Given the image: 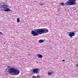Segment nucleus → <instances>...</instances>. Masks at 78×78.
Instances as JSON below:
<instances>
[{"label": "nucleus", "instance_id": "obj_8", "mask_svg": "<svg viewBox=\"0 0 78 78\" xmlns=\"http://www.w3.org/2000/svg\"><path fill=\"white\" fill-rule=\"evenodd\" d=\"M37 56L38 58H42L43 57L42 55L41 54H37Z\"/></svg>", "mask_w": 78, "mask_h": 78}, {"label": "nucleus", "instance_id": "obj_12", "mask_svg": "<svg viewBox=\"0 0 78 78\" xmlns=\"http://www.w3.org/2000/svg\"><path fill=\"white\" fill-rule=\"evenodd\" d=\"M32 78H36V76H32Z\"/></svg>", "mask_w": 78, "mask_h": 78}, {"label": "nucleus", "instance_id": "obj_16", "mask_svg": "<svg viewBox=\"0 0 78 78\" xmlns=\"http://www.w3.org/2000/svg\"><path fill=\"white\" fill-rule=\"evenodd\" d=\"M62 61L64 62V61H65V60H64V59L62 60Z\"/></svg>", "mask_w": 78, "mask_h": 78}, {"label": "nucleus", "instance_id": "obj_13", "mask_svg": "<svg viewBox=\"0 0 78 78\" xmlns=\"http://www.w3.org/2000/svg\"><path fill=\"white\" fill-rule=\"evenodd\" d=\"M76 67H78V63H77V64H76Z\"/></svg>", "mask_w": 78, "mask_h": 78}, {"label": "nucleus", "instance_id": "obj_11", "mask_svg": "<svg viewBox=\"0 0 78 78\" xmlns=\"http://www.w3.org/2000/svg\"><path fill=\"white\" fill-rule=\"evenodd\" d=\"M38 4L41 5V6H42V5H45V4H41V3H39Z\"/></svg>", "mask_w": 78, "mask_h": 78}, {"label": "nucleus", "instance_id": "obj_20", "mask_svg": "<svg viewBox=\"0 0 78 78\" xmlns=\"http://www.w3.org/2000/svg\"><path fill=\"white\" fill-rule=\"evenodd\" d=\"M14 75H16V74H15Z\"/></svg>", "mask_w": 78, "mask_h": 78}, {"label": "nucleus", "instance_id": "obj_18", "mask_svg": "<svg viewBox=\"0 0 78 78\" xmlns=\"http://www.w3.org/2000/svg\"><path fill=\"white\" fill-rule=\"evenodd\" d=\"M10 67H11V66H9V68H10Z\"/></svg>", "mask_w": 78, "mask_h": 78}, {"label": "nucleus", "instance_id": "obj_2", "mask_svg": "<svg viewBox=\"0 0 78 78\" xmlns=\"http://www.w3.org/2000/svg\"><path fill=\"white\" fill-rule=\"evenodd\" d=\"M76 0H69L67 1L64 4V2L61 3V5H70V6H72L73 5H76V3L75 2Z\"/></svg>", "mask_w": 78, "mask_h": 78}, {"label": "nucleus", "instance_id": "obj_7", "mask_svg": "<svg viewBox=\"0 0 78 78\" xmlns=\"http://www.w3.org/2000/svg\"><path fill=\"white\" fill-rule=\"evenodd\" d=\"M51 71V72H48V75H52V73H55L54 72L52 71Z\"/></svg>", "mask_w": 78, "mask_h": 78}, {"label": "nucleus", "instance_id": "obj_1", "mask_svg": "<svg viewBox=\"0 0 78 78\" xmlns=\"http://www.w3.org/2000/svg\"><path fill=\"white\" fill-rule=\"evenodd\" d=\"M35 31H31V34L33 35V36H36L39 34H42L48 32V30L46 28L38 29H36Z\"/></svg>", "mask_w": 78, "mask_h": 78}, {"label": "nucleus", "instance_id": "obj_4", "mask_svg": "<svg viewBox=\"0 0 78 78\" xmlns=\"http://www.w3.org/2000/svg\"><path fill=\"white\" fill-rule=\"evenodd\" d=\"M2 8H4L5 9V11H10L11 9L8 8V5L5 4H3L2 5H1L0 6V9H2Z\"/></svg>", "mask_w": 78, "mask_h": 78}, {"label": "nucleus", "instance_id": "obj_6", "mask_svg": "<svg viewBox=\"0 0 78 78\" xmlns=\"http://www.w3.org/2000/svg\"><path fill=\"white\" fill-rule=\"evenodd\" d=\"M38 69H33V73H38Z\"/></svg>", "mask_w": 78, "mask_h": 78}, {"label": "nucleus", "instance_id": "obj_19", "mask_svg": "<svg viewBox=\"0 0 78 78\" xmlns=\"http://www.w3.org/2000/svg\"><path fill=\"white\" fill-rule=\"evenodd\" d=\"M8 70V69H6V70Z\"/></svg>", "mask_w": 78, "mask_h": 78}, {"label": "nucleus", "instance_id": "obj_17", "mask_svg": "<svg viewBox=\"0 0 78 78\" xmlns=\"http://www.w3.org/2000/svg\"><path fill=\"white\" fill-rule=\"evenodd\" d=\"M10 58H12V56H10Z\"/></svg>", "mask_w": 78, "mask_h": 78}, {"label": "nucleus", "instance_id": "obj_14", "mask_svg": "<svg viewBox=\"0 0 78 78\" xmlns=\"http://www.w3.org/2000/svg\"><path fill=\"white\" fill-rule=\"evenodd\" d=\"M0 34L1 35H3V34H2V32H0Z\"/></svg>", "mask_w": 78, "mask_h": 78}, {"label": "nucleus", "instance_id": "obj_9", "mask_svg": "<svg viewBox=\"0 0 78 78\" xmlns=\"http://www.w3.org/2000/svg\"><path fill=\"white\" fill-rule=\"evenodd\" d=\"M44 42V40L41 39L40 40L38 41L39 43H42V42Z\"/></svg>", "mask_w": 78, "mask_h": 78}, {"label": "nucleus", "instance_id": "obj_10", "mask_svg": "<svg viewBox=\"0 0 78 78\" xmlns=\"http://www.w3.org/2000/svg\"><path fill=\"white\" fill-rule=\"evenodd\" d=\"M20 19L19 18H18L17 19V22L18 23H19V22H20Z\"/></svg>", "mask_w": 78, "mask_h": 78}, {"label": "nucleus", "instance_id": "obj_3", "mask_svg": "<svg viewBox=\"0 0 78 78\" xmlns=\"http://www.w3.org/2000/svg\"><path fill=\"white\" fill-rule=\"evenodd\" d=\"M8 72L9 73H16V75H19V73H20V71L18 70V69L12 67H11L9 69Z\"/></svg>", "mask_w": 78, "mask_h": 78}, {"label": "nucleus", "instance_id": "obj_15", "mask_svg": "<svg viewBox=\"0 0 78 78\" xmlns=\"http://www.w3.org/2000/svg\"><path fill=\"white\" fill-rule=\"evenodd\" d=\"M37 76V77H38V78L41 77V76Z\"/></svg>", "mask_w": 78, "mask_h": 78}, {"label": "nucleus", "instance_id": "obj_5", "mask_svg": "<svg viewBox=\"0 0 78 78\" xmlns=\"http://www.w3.org/2000/svg\"><path fill=\"white\" fill-rule=\"evenodd\" d=\"M67 33L69 35V36H70L71 37H72L73 36L75 35V33L73 32H68Z\"/></svg>", "mask_w": 78, "mask_h": 78}]
</instances>
